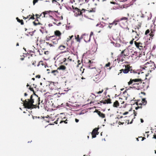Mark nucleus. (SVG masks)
<instances>
[{"label": "nucleus", "mask_w": 156, "mask_h": 156, "mask_svg": "<svg viewBox=\"0 0 156 156\" xmlns=\"http://www.w3.org/2000/svg\"><path fill=\"white\" fill-rule=\"evenodd\" d=\"M21 101L23 103V105L27 109L36 108L37 107L39 108V105L40 104V98L38 96L31 95L29 99L23 100L21 99Z\"/></svg>", "instance_id": "nucleus-1"}, {"label": "nucleus", "mask_w": 156, "mask_h": 156, "mask_svg": "<svg viewBox=\"0 0 156 156\" xmlns=\"http://www.w3.org/2000/svg\"><path fill=\"white\" fill-rule=\"evenodd\" d=\"M125 68L124 69H122L120 70V72L118 73V75L122 73V72L126 74L129 71L131 73L133 74H136L138 75L140 74V73L138 71L135 70H132V67L131 66L129 65H125Z\"/></svg>", "instance_id": "nucleus-2"}, {"label": "nucleus", "mask_w": 156, "mask_h": 156, "mask_svg": "<svg viewBox=\"0 0 156 156\" xmlns=\"http://www.w3.org/2000/svg\"><path fill=\"white\" fill-rule=\"evenodd\" d=\"M154 63L150 61L146 63L144 66H141L140 67L144 69L146 71L151 72L154 69Z\"/></svg>", "instance_id": "nucleus-3"}, {"label": "nucleus", "mask_w": 156, "mask_h": 156, "mask_svg": "<svg viewBox=\"0 0 156 156\" xmlns=\"http://www.w3.org/2000/svg\"><path fill=\"white\" fill-rule=\"evenodd\" d=\"M143 81L141 79V81L138 82V83L137 84L134 85L133 88L138 90L144 88L145 87H146V83Z\"/></svg>", "instance_id": "nucleus-4"}, {"label": "nucleus", "mask_w": 156, "mask_h": 156, "mask_svg": "<svg viewBox=\"0 0 156 156\" xmlns=\"http://www.w3.org/2000/svg\"><path fill=\"white\" fill-rule=\"evenodd\" d=\"M103 72L101 71L99 73L95 76L94 78V80L96 83H98L105 76L103 75Z\"/></svg>", "instance_id": "nucleus-5"}, {"label": "nucleus", "mask_w": 156, "mask_h": 156, "mask_svg": "<svg viewBox=\"0 0 156 156\" xmlns=\"http://www.w3.org/2000/svg\"><path fill=\"white\" fill-rule=\"evenodd\" d=\"M54 45L51 43L44 42L41 44V47L43 50L48 49L50 47H54Z\"/></svg>", "instance_id": "nucleus-6"}, {"label": "nucleus", "mask_w": 156, "mask_h": 156, "mask_svg": "<svg viewBox=\"0 0 156 156\" xmlns=\"http://www.w3.org/2000/svg\"><path fill=\"white\" fill-rule=\"evenodd\" d=\"M140 81H141V79H131L130 81L128 82V84L129 86H131L133 88L134 85L137 84Z\"/></svg>", "instance_id": "nucleus-7"}, {"label": "nucleus", "mask_w": 156, "mask_h": 156, "mask_svg": "<svg viewBox=\"0 0 156 156\" xmlns=\"http://www.w3.org/2000/svg\"><path fill=\"white\" fill-rule=\"evenodd\" d=\"M128 21V18L127 17H122L119 19L117 20H115L113 22V23H115V25H116L117 24V22H121V23L125 22L126 23Z\"/></svg>", "instance_id": "nucleus-8"}, {"label": "nucleus", "mask_w": 156, "mask_h": 156, "mask_svg": "<svg viewBox=\"0 0 156 156\" xmlns=\"http://www.w3.org/2000/svg\"><path fill=\"white\" fill-rule=\"evenodd\" d=\"M129 55V49L126 48L122 51L120 54V56L121 57L124 56H127Z\"/></svg>", "instance_id": "nucleus-9"}, {"label": "nucleus", "mask_w": 156, "mask_h": 156, "mask_svg": "<svg viewBox=\"0 0 156 156\" xmlns=\"http://www.w3.org/2000/svg\"><path fill=\"white\" fill-rule=\"evenodd\" d=\"M134 44L136 47L140 50L142 49L143 48H145V44L140 42H137L135 41Z\"/></svg>", "instance_id": "nucleus-10"}, {"label": "nucleus", "mask_w": 156, "mask_h": 156, "mask_svg": "<svg viewBox=\"0 0 156 156\" xmlns=\"http://www.w3.org/2000/svg\"><path fill=\"white\" fill-rule=\"evenodd\" d=\"M99 129V128H96L93 130L91 133L92 138L96 137V135L98 134L99 132H98V130Z\"/></svg>", "instance_id": "nucleus-11"}, {"label": "nucleus", "mask_w": 156, "mask_h": 156, "mask_svg": "<svg viewBox=\"0 0 156 156\" xmlns=\"http://www.w3.org/2000/svg\"><path fill=\"white\" fill-rule=\"evenodd\" d=\"M55 36L58 37V39H61V38L62 33L58 30H56L54 32Z\"/></svg>", "instance_id": "nucleus-12"}, {"label": "nucleus", "mask_w": 156, "mask_h": 156, "mask_svg": "<svg viewBox=\"0 0 156 156\" xmlns=\"http://www.w3.org/2000/svg\"><path fill=\"white\" fill-rule=\"evenodd\" d=\"M156 34V27L154 26L153 28L151 30V33L149 34V35L151 37H153L155 34Z\"/></svg>", "instance_id": "nucleus-13"}, {"label": "nucleus", "mask_w": 156, "mask_h": 156, "mask_svg": "<svg viewBox=\"0 0 156 156\" xmlns=\"http://www.w3.org/2000/svg\"><path fill=\"white\" fill-rule=\"evenodd\" d=\"M74 12L75 13V15L76 16H77L78 15H81L82 13L81 11H80L79 9L77 8H75L74 9Z\"/></svg>", "instance_id": "nucleus-14"}, {"label": "nucleus", "mask_w": 156, "mask_h": 156, "mask_svg": "<svg viewBox=\"0 0 156 156\" xmlns=\"http://www.w3.org/2000/svg\"><path fill=\"white\" fill-rule=\"evenodd\" d=\"M83 36L84 41L86 42H87L90 41V36L88 34H83L82 35Z\"/></svg>", "instance_id": "nucleus-15"}, {"label": "nucleus", "mask_w": 156, "mask_h": 156, "mask_svg": "<svg viewBox=\"0 0 156 156\" xmlns=\"http://www.w3.org/2000/svg\"><path fill=\"white\" fill-rule=\"evenodd\" d=\"M55 12L51 11H45L43 12V17H47L49 16L48 15H50V13H54Z\"/></svg>", "instance_id": "nucleus-16"}, {"label": "nucleus", "mask_w": 156, "mask_h": 156, "mask_svg": "<svg viewBox=\"0 0 156 156\" xmlns=\"http://www.w3.org/2000/svg\"><path fill=\"white\" fill-rule=\"evenodd\" d=\"M95 112H96L99 116L102 118H105V115L103 113L99 111L98 110H96Z\"/></svg>", "instance_id": "nucleus-17"}, {"label": "nucleus", "mask_w": 156, "mask_h": 156, "mask_svg": "<svg viewBox=\"0 0 156 156\" xmlns=\"http://www.w3.org/2000/svg\"><path fill=\"white\" fill-rule=\"evenodd\" d=\"M138 55V53L136 51H135L132 54L131 57L132 58V59H138V56H137Z\"/></svg>", "instance_id": "nucleus-18"}, {"label": "nucleus", "mask_w": 156, "mask_h": 156, "mask_svg": "<svg viewBox=\"0 0 156 156\" xmlns=\"http://www.w3.org/2000/svg\"><path fill=\"white\" fill-rule=\"evenodd\" d=\"M136 104L137 105H140V106H138L137 107H136V109L137 110L139 108H141L142 106H141L142 105V102H141V101L140 100H138L136 102Z\"/></svg>", "instance_id": "nucleus-19"}, {"label": "nucleus", "mask_w": 156, "mask_h": 156, "mask_svg": "<svg viewBox=\"0 0 156 156\" xmlns=\"http://www.w3.org/2000/svg\"><path fill=\"white\" fill-rule=\"evenodd\" d=\"M139 27H136V28H135V32L136 34L137 35L140 36V33L139 31V29L141 27V26H139Z\"/></svg>", "instance_id": "nucleus-20"}, {"label": "nucleus", "mask_w": 156, "mask_h": 156, "mask_svg": "<svg viewBox=\"0 0 156 156\" xmlns=\"http://www.w3.org/2000/svg\"><path fill=\"white\" fill-rule=\"evenodd\" d=\"M60 39H58V38H53L51 41L53 43L54 45H56L58 43V41Z\"/></svg>", "instance_id": "nucleus-21"}, {"label": "nucleus", "mask_w": 156, "mask_h": 156, "mask_svg": "<svg viewBox=\"0 0 156 156\" xmlns=\"http://www.w3.org/2000/svg\"><path fill=\"white\" fill-rule=\"evenodd\" d=\"M73 37V35H72L71 36H69V37L67 38L66 40V44L67 45H69V44H68L69 42L70 41V40L72 39V38ZM72 43H71L70 45H69V46H72Z\"/></svg>", "instance_id": "nucleus-22"}, {"label": "nucleus", "mask_w": 156, "mask_h": 156, "mask_svg": "<svg viewBox=\"0 0 156 156\" xmlns=\"http://www.w3.org/2000/svg\"><path fill=\"white\" fill-rule=\"evenodd\" d=\"M126 56H124V57H121L120 56V54L119 55V57H118V58L117 59V60L119 61V62H122L123 61L125 60V59L126 58Z\"/></svg>", "instance_id": "nucleus-23"}, {"label": "nucleus", "mask_w": 156, "mask_h": 156, "mask_svg": "<svg viewBox=\"0 0 156 156\" xmlns=\"http://www.w3.org/2000/svg\"><path fill=\"white\" fill-rule=\"evenodd\" d=\"M72 61V59L71 58V57L69 56L67 59L66 58H64L63 60V62H66L67 61V62H68L69 61L71 62Z\"/></svg>", "instance_id": "nucleus-24"}, {"label": "nucleus", "mask_w": 156, "mask_h": 156, "mask_svg": "<svg viewBox=\"0 0 156 156\" xmlns=\"http://www.w3.org/2000/svg\"><path fill=\"white\" fill-rule=\"evenodd\" d=\"M66 69V67L64 65H61L57 68V70H64Z\"/></svg>", "instance_id": "nucleus-25"}, {"label": "nucleus", "mask_w": 156, "mask_h": 156, "mask_svg": "<svg viewBox=\"0 0 156 156\" xmlns=\"http://www.w3.org/2000/svg\"><path fill=\"white\" fill-rule=\"evenodd\" d=\"M82 38V36L80 38L79 35H77V36H75V39H76V41L79 42H80V40Z\"/></svg>", "instance_id": "nucleus-26"}, {"label": "nucleus", "mask_w": 156, "mask_h": 156, "mask_svg": "<svg viewBox=\"0 0 156 156\" xmlns=\"http://www.w3.org/2000/svg\"><path fill=\"white\" fill-rule=\"evenodd\" d=\"M119 105V103L118 102V101H116L115 102H114L113 105V106L114 107L117 108Z\"/></svg>", "instance_id": "nucleus-27"}, {"label": "nucleus", "mask_w": 156, "mask_h": 156, "mask_svg": "<svg viewBox=\"0 0 156 156\" xmlns=\"http://www.w3.org/2000/svg\"><path fill=\"white\" fill-rule=\"evenodd\" d=\"M51 73L53 74L54 75L56 76L59 73L57 69L56 70H52L51 71Z\"/></svg>", "instance_id": "nucleus-28"}, {"label": "nucleus", "mask_w": 156, "mask_h": 156, "mask_svg": "<svg viewBox=\"0 0 156 156\" xmlns=\"http://www.w3.org/2000/svg\"><path fill=\"white\" fill-rule=\"evenodd\" d=\"M28 89L30 90L31 91H32L33 92V95H35L36 96H38L36 94L35 91L33 88V87H31V86H30L29 88H28Z\"/></svg>", "instance_id": "nucleus-29"}, {"label": "nucleus", "mask_w": 156, "mask_h": 156, "mask_svg": "<svg viewBox=\"0 0 156 156\" xmlns=\"http://www.w3.org/2000/svg\"><path fill=\"white\" fill-rule=\"evenodd\" d=\"M16 20H17V21L20 23L22 25H23L24 24V23L23 22V20H20L18 17L16 18Z\"/></svg>", "instance_id": "nucleus-30"}, {"label": "nucleus", "mask_w": 156, "mask_h": 156, "mask_svg": "<svg viewBox=\"0 0 156 156\" xmlns=\"http://www.w3.org/2000/svg\"><path fill=\"white\" fill-rule=\"evenodd\" d=\"M142 105H144L147 103V101L146 100L145 98H143L141 101Z\"/></svg>", "instance_id": "nucleus-31"}, {"label": "nucleus", "mask_w": 156, "mask_h": 156, "mask_svg": "<svg viewBox=\"0 0 156 156\" xmlns=\"http://www.w3.org/2000/svg\"><path fill=\"white\" fill-rule=\"evenodd\" d=\"M66 48V47L65 46L61 45L59 46L58 48L60 50H62L65 49Z\"/></svg>", "instance_id": "nucleus-32"}, {"label": "nucleus", "mask_w": 156, "mask_h": 156, "mask_svg": "<svg viewBox=\"0 0 156 156\" xmlns=\"http://www.w3.org/2000/svg\"><path fill=\"white\" fill-rule=\"evenodd\" d=\"M105 102L106 104H111L112 103L111 100L110 98H108L106 100H105Z\"/></svg>", "instance_id": "nucleus-33"}, {"label": "nucleus", "mask_w": 156, "mask_h": 156, "mask_svg": "<svg viewBox=\"0 0 156 156\" xmlns=\"http://www.w3.org/2000/svg\"><path fill=\"white\" fill-rule=\"evenodd\" d=\"M111 65V63L110 62H108L107 64H106L105 66V67H106L108 68L109 67V68H108V69H111L112 67H110V66Z\"/></svg>", "instance_id": "nucleus-34"}, {"label": "nucleus", "mask_w": 156, "mask_h": 156, "mask_svg": "<svg viewBox=\"0 0 156 156\" xmlns=\"http://www.w3.org/2000/svg\"><path fill=\"white\" fill-rule=\"evenodd\" d=\"M101 103L105 104V100H104L103 99L102 100H101V101L97 102V104L99 105V106H101Z\"/></svg>", "instance_id": "nucleus-35"}, {"label": "nucleus", "mask_w": 156, "mask_h": 156, "mask_svg": "<svg viewBox=\"0 0 156 156\" xmlns=\"http://www.w3.org/2000/svg\"><path fill=\"white\" fill-rule=\"evenodd\" d=\"M33 23L34 25L35 26H37L38 24H41V23H40L38 22V20H35L33 22Z\"/></svg>", "instance_id": "nucleus-36"}, {"label": "nucleus", "mask_w": 156, "mask_h": 156, "mask_svg": "<svg viewBox=\"0 0 156 156\" xmlns=\"http://www.w3.org/2000/svg\"><path fill=\"white\" fill-rule=\"evenodd\" d=\"M40 65H42L43 66H45V65H44V63L42 61H40L39 62V63H38V64L37 65V66H39Z\"/></svg>", "instance_id": "nucleus-37"}, {"label": "nucleus", "mask_w": 156, "mask_h": 156, "mask_svg": "<svg viewBox=\"0 0 156 156\" xmlns=\"http://www.w3.org/2000/svg\"><path fill=\"white\" fill-rule=\"evenodd\" d=\"M68 120L67 119H66L65 120L61 121L60 122V123H61L64 122L65 124H67L68 123Z\"/></svg>", "instance_id": "nucleus-38"}, {"label": "nucleus", "mask_w": 156, "mask_h": 156, "mask_svg": "<svg viewBox=\"0 0 156 156\" xmlns=\"http://www.w3.org/2000/svg\"><path fill=\"white\" fill-rule=\"evenodd\" d=\"M55 36L54 35H53L52 36H50L48 37H46V40H49L51 38V37H55Z\"/></svg>", "instance_id": "nucleus-39"}, {"label": "nucleus", "mask_w": 156, "mask_h": 156, "mask_svg": "<svg viewBox=\"0 0 156 156\" xmlns=\"http://www.w3.org/2000/svg\"><path fill=\"white\" fill-rule=\"evenodd\" d=\"M34 15L33 14L32 15H30V17L29 20H30V19L34 20L35 18L34 17Z\"/></svg>", "instance_id": "nucleus-40"}, {"label": "nucleus", "mask_w": 156, "mask_h": 156, "mask_svg": "<svg viewBox=\"0 0 156 156\" xmlns=\"http://www.w3.org/2000/svg\"><path fill=\"white\" fill-rule=\"evenodd\" d=\"M150 31L149 29L147 30L145 32V35H147L148 34L150 33Z\"/></svg>", "instance_id": "nucleus-41"}, {"label": "nucleus", "mask_w": 156, "mask_h": 156, "mask_svg": "<svg viewBox=\"0 0 156 156\" xmlns=\"http://www.w3.org/2000/svg\"><path fill=\"white\" fill-rule=\"evenodd\" d=\"M103 90L102 89L101 91H99L98 92H96V93L98 94H100L102 93L103 92Z\"/></svg>", "instance_id": "nucleus-42"}, {"label": "nucleus", "mask_w": 156, "mask_h": 156, "mask_svg": "<svg viewBox=\"0 0 156 156\" xmlns=\"http://www.w3.org/2000/svg\"><path fill=\"white\" fill-rule=\"evenodd\" d=\"M93 63V62H91V60H89V62H88V64L89 65V68H90V64L91 63Z\"/></svg>", "instance_id": "nucleus-43"}, {"label": "nucleus", "mask_w": 156, "mask_h": 156, "mask_svg": "<svg viewBox=\"0 0 156 156\" xmlns=\"http://www.w3.org/2000/svg\"><path fill=\"white\" fill-rule=\"evenodd\" d=\"M113 23V22L112 23H109V25L108 26V27L110 28H111L112 27V25H113V24H114L115 25V23Z\"/></svg>", "instance_id": "nucleus-44"}, {"label": "nucleus", "mask_w": 156, "mask_h": 156, "mask_svg": "<svg viewBox=\"0 0 156 156\" xmlns=\"http://www.w3.org/2000/svg\"><path fill=\"white\" fill-rule=\"evenodd\" d=\"M134 40V38H133V39H132V40H131V41H130V42H129V44H130L131 45H132V44H133Z\"/></svg>", "instance_id": "nucleus-45"}, {"label": "nucleus", "mask_w": 156, "mask_h": 156, "mask_svg": "<svg viewBox=\"0 0 156 156\" xmlns=\"http://www.w3.org/2000/svg\"><path fill=\"white\" fill-rule=\"evenodd\" d=\"M140 37V36H138L137 35L135 37V38L137 39V41L139 39Z\"/></svg>", "instance_id": "nucleus-46"}, {"label": "nucleus", "mask_w": 156, "mask_h": 156, "mask_svg": "<svg viewBox=\"0 0 156 156\" xmlns=\"http://www.w3.org/2000/svg\"><path fill=\"white\" fill-rule=\"evenodd\" d=\"M35 16H36L37 19L38 18H39L40 17V15L37 14H36L35 15Z\"/></svg>", "instance_id": "nucleus-47"}, {"label": "nucleus", "mask_w": 156, "mask_h": 156, "mask_svg": "<svg viewBox=\"0 0 156 156\" xmlns=\"http://www.w3.org/2000/svg\"><path fill=\"white\" fill-rule=\"evenodd\" d=\"M138 59H139V58L142 55V54H139V53H138Z\"/></svg>", "instance_id": "nucleus-48"}, {"label": "nucleus", "mask_w": 156, "mask_h": 156, "mask_svg": "<svg viewBox=\"0 0 156 156\" xmlns=\"http://www.w3.org/2000/svg\"><path fill=\"white\" fill-rule=\"evenodd\" d=\"M89 12H95V11H94L93 9H92V10H87Z\"/></svg>", "instance_id": "nucleus-49"}, {"label": "nucleus", "mask_w": 156, "mask_h": 156, "mask_svg": "<svg viewBox=\"0 0 156 156\" xmlns=\"http://www.w3.org/2000/svg\"><path fill=\"white\" fill-rule=\"evenodd\" d=\"M35 77L37 78H40L41 77V76L38 75L35 76Z\"/></svg>", "instance_id": "nucleus-50"}, {"label": "nucleus", "mask_w": 156, "mask_h": 156, "mask_svg": "<svg viewBox=\"0 0 156 156\" xmlns=\"http://www.w3.org/2000/svg\"><path fill=\"white\" fill-rule=\"evenodd\" d=\"M93 34V33L92 32H91L90 33V35H89V36H90V37L91 36H92Z\"/></svg>", "instance_id": "nucleus-51"}, {"label": "nucleus", "mask_w": 156, "mask_h": 156, "mask_svg": "<svg viewBox=\"0 0 156 156\" xmlns=\"http://www.w3.org/2000/svg\"><path fill=\"white\" fill-rule=\"evenodd\" d=\"M58 119L57 120L55 121L54 122V123H55L56 124H58Z\"/></svg>", "instance_id": "nucleus-52"}, {"label": "nucleus", "mask_w": 156, "mask_h": 156, "mask_svg": "<svg viewBox=\"0 0 156 156\" xmlns=\"http://www.w3.org/2000/svg\"><path fill=\"white\" fill-rule=\"evenodd\" d=\"M40 16H42V17H44L43 16V12L40 14Z\"/></svg>", "instance_id": "nucleus-53"}, {"label": "nucleus", "mask_w": 156, "mask_h": 156, "mask_svg": "<svg viewBox=\"0 0 156 156\" xmlns=\"http://www.w3.org/2000/svg\"><path fill=\"white\" fill-rule=\"evenodd\" d=\"M75 120L76 122H78L79 121V120L77 119H75Z\"/></svg>", "instance_id": "nucleus-54"}, {"label": "nucleus", "mask_w": 156, "mask_h": 156, "mask_svg": "<svg viewBox=\"0 0 156 156\" xmlns=\"http://www.w3.org/2000/svg\"><path fill=\"white\" fill-rule=\"evenodd\" d=\"M52 2L53 3H55L56 2V0H52Z\"/></svg>", "instance_id": "nucleus-55"}, {"label": "nucleus", "mask_w": 156, "mask_h": 156, "mask_svg": "<svg viewBox=\"0 0 156 156\" xmlns=\"http://www.w3.org/2000/svg\"><path fill=\"white\" fill-rule=\"evenodd\" d=\"M155 48H156V46L155 45H154L153 47V48H152V50H154Z\"/></svg>", "instance_id": "nucleus-56"}, {"label": "nucleus", "mask_w": 156, "mask_h": 156, "mask_svg": "<svg viewBox=\"0 0 156 156\" xmlns=\"http://www.w3.org/2000/svg\"><path fill=\"white\" fill-rule=\"evenodd\" d=\"M153 138H154V139H156V135L154 134V136H153Z\"/></svg>", "instance_id": "nucleus-57"}, {"label": "nucleus", "mask_w": 156, "mask_h": 156, "mask_svg": "<svg viewBox=\"0 0 156 156\" xmlns=\"http://www.w3.org/2000/svg\"><path fill=\"white\" fill-rule=\"evenodd\" d=\"M128 113V112H126L125 113H124L123 114V115H126Z\"/></svg>", "instance_id": "nucleus-58"}, {"label": "nucleus", "mask_w": 156, "mask_h": 156, "mask_svg": "<svg viewBox=\"0 0 156 156\" xmlns=\"http://www.w3.org/2000/svg\"><path fill=\"white\" fill-rule=\"evenodd\" d=\"M37 51L39 52L40 55H42V54H43L42 53H40V51L39 50H38Z\"/></svg>", "instance_id": "nucleus-59"}, {"label": "nucleus", "mask_w": 156, "mask_h": 156, "mask_svg": "<svg viewBox=\"0 0 156 156\" xmlns=\"http://www.w3.org/2000/svg\"><path fill=\"white\" fill-rule=\"evenodd\" d=\"M85 70V69H83V72H82V75H83V74L84 73V70Z\"/></svg>", "instance_id": "nucleus-60"}, {"label": "nucleus", "mask_w": 156, "mask_h": 156, "mask_svg": "<svg viewBox=\"0 0 156 156\" xmlns=\"http://www.w3.org/2000/svg\"><path fill=\"white\" fill-rule=\"evenodd\" d=\"M140 121H141V123H143V122H144V120H143L142 119H140Z\"/></svg>", "instance_id": "nucleus-61"}, {"label": "nucleus", "mask_w": 156, "mask_h": 156, "mask_svg": "<svg viewBox=\"0 0 156 156\" xmlns=\"http://www.w3.org/2000/svg\"><path fill=\"white\" fill-rule=\"evenodd\" d=\"M30 15H29V16H27V19H29L30 18Z\"/></svg>", "instance_id": "nucleus-62"}, {"label": "nucleus", "mask_w": 156, "mask_h": 156, "mask_svg": "<svg viewBox=\"0 0 156 156\" xmlns=\"http://www.w3.org/2000/svg\"><path fill=\"white\" fill-rule=\"evenodd\" d=\"M30 35L32 36L34 34V33H33V32H31L30 33Z\"/></svg>", "instance_id": "nucleus-63"}, {"label": "nucleus", "mask_w": 156, "mask_h": 156, "mask_svg": "<svg viewBox=\"0 0 156 156\" xmlns=\"http://www.w3.org/2000/svg\"><path fill=\"white\" fill-rule=\"evenodd\" d=\"M24 95L25 96H26L27 95V94L26 93H25L24 94Z\"/></svg>", "instance_id": "nucleus-64"}]
</instances>
